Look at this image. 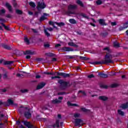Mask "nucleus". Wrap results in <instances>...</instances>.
Here are the masks:
<instances>
[{"label":"nucleus","mask_w":128,"mask_h":128,"mask_svg":"<svg viewBox=\"0 0 128 128\" xmlns=\"http://www.w3.org/2000/svg\"><path fill=\"white\" fill-rule=\"evenodd\" d=\"M104 50H107V52H109V54H110V48L108 47H106L105 48H104Z\"/></svg>","instance_id":"09e8293b"},{"label":"nucleus","mask_w":128,"mask_h":128,"mask_svg":"<svg viewBox=\"0 0 128 128\" xmlns=\"http://www.w3.org/2000/svg\"><path fill=\"white\" fill-rule=\"evenodd\" d=\"M57 76H62L63 78H70V74L64 73V72H57Z\"/></svg>","instance_id":"423d86ee"},{"label":"nucleus","mask_w":128,"mask_h":128,"mask_svg":"<svg viewBox=\"0 0 128 128\" xmlns=\"http://www.w3.org/2000/svg\"><path fill=\"white\" fill-rule=\"evenodd\" d=\"M67 104L68 106H78V105L76 104H72L70 102H67Z\"/></svg>","instance_id":"a878e982"},{"label":"nucleus","mask_w":128,"mask_h":128,"mask_svg":"<svg viewBox=\"0 0 128 128\" xmlns=\"http://www.w3.org/2000/svg\"><path fill=\"white\" fill-rule=\"evenodd\" d=\"M46 86V83L42 82L40 84H39L36 88L37 90H41V88H42Z\"/></svg>","instance_id":"ddd939ff"},{"label":"nucleus","mask_w":128,"mask_h":128,"mask_svg":"<svg viewBox=\"0 0 128 128\" xmlns=\"http://www.w3.org/2000/svg\"><path fill=\"white\" fill-rule=\"evenodd\" d=\"M58 83L60 84V88L62 90H66L68 88H70V86H72V84H70V81L66 82L62 80H59Z\"/></svg>","instance_id":"f03ea898"},{"label":"nucleus","mask_w":128,"mask_h":128,"mask_svg":"<svg viewBox=\"0 0 128 128\" xmlns=\"http://www.w3.org/2000/svg\"><path fill=\"white\" fill-rule=\"evenodd\" d=\"M66 94V92H58V96H62Z\"/></svg>","instance_id":"864d4df0"},{"label":"nucleus","mask_w":128,"mask_h":128,"mask_svg":"<svg viewBox=\"0 0 128 128\" xmlns=\"http://www.w3.org/2000/svg\"><path fill=\"white\" fill-rule=\"evenodd\" d=\"M14 64V61H6L4 62V64L5 66L8 64Z\"/></svg>","instance_id":"473e14b6"},{"label":"nucleus","mask_w":128,"mask_h":128,"mask_svg":"<svg viewBox=\"0 0 128 128\" xmlns=\"http://www.w3.org/2000/svg\"><path fill=\"white\" fill-rule=\"evenodd\" d=\"M38 6L40 8H41L42 10L44 8H46V4L42 2H38Z\"/></svg>","instance_id":"f8f14e48"},{"label":"nucleus","mask_w":128,"mask_h":128,"mask_svg":"<svg viewBox=\"0 0 128 128\" xmlns=\"http://www.w3.org/2000/svg\"><path fill=\"white\" fill-rule=\"evenodd\" d=\"M44 32L46 36H48V37L50 36V33L48 32V30H46V29L44 30Z\"/></svg>","instance_id":"58836bf2"},{"label":"nucleus","mask_w":128,"mask_h":128,"mask_svg":"<svg viewBox=\"0 0 128 128\" xmlns=\"http://www.w3.org/2000/svg\"><path fill=\"white\" fill-rule=\"evenodd\" d=\"M44 48H50V45L48 43H44Z\"/></svg>","instance_id":"ea45409f"},{"label":"nucleus","mask_w":128,"mask_h":128,"mask_svg":"<svg viewBox=\"0 0 128 128\" xmlns=\"http://www.w3.org/2000/svg\"><path fill=\"white\" fill-rule=\"evenodd\" d=\"M20 92L22 93V94H24L26 92H28V90H26V89H23V90H21Z\"/></svg>","instance_id":"de8ad7c7"},{"label":"nucleus","mask_w":128,"mask_h":128,"mask_svg":"<svg viewBox=\"0 0 128 128\" xmlns=\"http://www.w3.org/2000/svg\"><path fill=\"white\" fill-rule=\"evenodd\" d=\"M49 24H50V26H54V24H56V22H54L52 21H50L49 22Z\"/></svg>","instance_id":"c03bdc74"},{"label":"nucleus","mask_w":128,"mask_h":128,"mask_svg":"<svg viewBox=\"0 0 128 128\" xmlns=\"http://www.w3.org/2000/svg\"><path fill=\"white\" fill-rule=\"evenodd\" d=\"M120 108H123V110H126V108H128V102L125 103V104H122Z\"/></svg>","instance_id":"a211bd4d"},{"label":"nucleus","mask_w":128,"mask_h":128,"mask_svg":"<svg viewBox=\"0 0 128 128\" xmlns=\"http://www.w3.org/2000/svg\"><path fill=\"white\" fill-rule=\"evenodd\" d=\"M81 110H82V112H90V110H88V109H86V108H82Z\"/></svg>","instance_id":"a19ab883"},{"label":"nucleus","mask_w":128,"mask_h":128,"mask_svg":"<svg viewBox=\"0 0 128 128\" xmlns=\"http://www.w3.org/2000/svg\"><path fill=\"white\" fill-rule=\"evenodd\" d=\"M124 26L125 28H128V21L126 22H125L124 24Z\"/></svg>","instance_id":"3c124183"},{"label":"nucleus","mask_w":128,"mask_h":128,"mask_svg":"<svg viewBox=\"0 0 128 128\" xmlns=\"http://www.w3.org/2000/svg\"><path fill=\"white\" fill-rule=\"evenodd\" d=\"M16 13H17L18 14H22V12L20 10H16Z\"/></svg>","instance_id":"a18cd8bd"},{"label":"nucleus","mask_w":128,"mask_h":128,"mask_svg":"<svg viewBox=\"0 0 128 128\" xmlns=\"http://www.w3.org/2000/svg\"><path fill=\"white\" fill-rule=\"evenodd\" d=\"M0 24L4 26L5 30H10V27H8V26H6L4 23H0Z\"/></svg>","instance_id":"f704fd0d"},{"label":"nucleus","mask_w":128,"mask_h":128,"mask_svg":"<svg viewBox=\"0 0 128 128\" xmlns=\"http://www.w3.org/2000/svg\"><path fill=\"white\" fill-rule=\"evenodd\" d=\"M78 14L79 16H82L84 18H88V17L86 16V14L84 13H79Z\"/></svg>","instance_id":"5701e85b"},{"label":"nucleus","mask_w":128,"mask_h":128,"mask_svg":"<svg viewBox=\"0 0 128 128\" xmlns=\"http://www.w3.org/2000/svg\"><path fill=\"white\" fill-rule=\"evenodd\" d=\"M24 116L26 118H30V116H32V114H30V110L29 108H28L25 107V108H24Z\"/></svg>","instance_id":"20e7f679"},{"label":"nucleus","mask_w":128,"mask_h":128,"mask_svg":"<svg viewBox=\"0 0 128 128\" xmlns=\"http://www.w3.org/2000/svg\"><path fill=\"white\" fill-rule=\"evenodd\" d=\"M98 22L100 26H106V20H104V19H99Z\"/></svg>","instance_id":"2eb2a0df"},{"label":"nucleus","mask_w":128,"mask_h":128,"mask_svg":"<svg viewBox=\"0 0 128 128\" xmlns=\"http://www.w3.org/2000/svg\"><path fill=\"white\" fill-rule=\"evenodd\" d=\"M33 32H34V34H38V30L36 29H32Z\"/></svg>","instance_id":"5fc2aeb1"},{"label":"nucleus","mask_w":128,"mask_h":128,"mask_svg":"<svg viewBox=\"0 0 128 128\" xmlns=\"http://www.w3.org/2000/svg\"><path fill=\"white\" fill-rule=\"evenodd\" d=\"M2 104H4V106H8V102H2L0 101V106H2Z\"/></svg>","instance_id":"052dcab7"},{"label":"nucleus","mask_w":128,"mask_h":128,"mask_svg":"<svg viewBox=\"0 0 128 128\" xmlns=\"http://www.w3.org/2000/svg\"><path fill=\"white\" fill-rule=\"evenodd\" d=\"M18 110V112H20V114H22V112H24V108L22 107V106H20Z\"/></svg>","instance_id":"c9c22d12"},{"label":"nucleus","mask_w":128,"mask_h":128,"mask_svg":"<svg viewBox=\"0 0 128 128\" xmlns=\"http://www.w3.org/2000/svg\"><path fill=\"white\" fill-rule=\"evenodd\" d=\"M56 24L57 26H66V24H64V22H56Z\"/></svg>","instance_id":"c85d7f7f"},{"label":"nucleus","mask_w":128,"mask_h":128,"mask_svg":"<svg viewBox=\"0 0 128 128\" xmlns=\"http://www.w3.org/2000/svg\"><path fill=\"white\" fill-rule=\"evenodd\" d=\"M7 102H8L7 104L8 106H8L10 105H12V104L14 106H18V104H14V101L12 100V99H8Z\"/></svg>","instance_id":"9d476101"},{"label":"nucleus","mask_w":128,"mask_h":128,"mask_svg":"<svg viewBox=\"0 0 128 128\" xmlns=\"http://www.w3.org/2000/svg\"><path fill=\"white\" fill-rule=\"evenodd\" d=\"M118 86V84H114L111 85V88H116Z\"/></svg>","instance_id":"6e6d98bb"},{"label":"nucleus","mask_w":128,"mask_h":128,"mask_svg":"<svg viewBox=\"0 0 128 128\" xmlns=\"http://www.w3.org/2000/svg\"><path fill=\"white\" fill-rule=\"evenodd\" d=\"M8 88H6L2 90V92H8Z\"/></svg>","instance_id":"603ef678"},{"label":"nucleus","mask_w":128,"mask_h":128,"mask_svg":"<svg viewBox=\"0 0 128 128\" xmlns=\"http://www.w3.org/2000/svg\"><path fill=\"white\" fill-rule=\"evenodd\" d=\"M65 58H70V60H72V58H74V56H67V55H66L65 56Z\"/></svg>","instance_id":"79ce46f5"},{"label":"nucleus","mask_w":128,"mask_h":128,"mask_svg":"<svg viewBox=\"0 0 128 128\" xmlns=\"http://www.w3.org/2000/svg\"><path fill=\"white\" fill-rule=\"evenodd\" d=\"M46 56H50V58L54 57L56 56V54L52 52H47L46 53Z\"/></svg>","instance_id":"cd10ccee"},{"label":"nucleus","mask_w":128,"mask_h":128,"mask_svg":"<svg viewBox=\"0 0 128 128\" xmlns=\"http://www.w3.org/2000/svg\"><path fill=\"white\" fill-rule=\"evenodd\" d=\"M78 6L76 5L70 4L68 6V10L66 12V14L70 16V14H75L76 12L74 11H72L74 10H76Z\"/></svg>","instance_id":"7ed1b4c3"},{"label":"nucleus","mask_w":128,"mask_h":128,"mask_svg":"<svg viewBox=\"0 0 128 128\" xmlns=\"http://www.w3.org/2000/svg\"><path fill=\"white\" fill-rule=\"evenodd\" d=\"M8 72L6 71L4 74H3V78L4 80H6L8 78Z\"/></svg>","instance_id":"c756f323"},{"label":"nucleus","mask_w":128,"mask_h":128,"mask_svg":"<svg viewBox=\"0 0 128 128\" xmlns=\"http://www.w3.org/2000/svg\"><path fill=\"white\" fill-rule=\"evenodd\" d=\"M98 76H99L100 78H106L108 77V74L102 72L98 74Z\"/></svg>","instance_id":"dca6fc26"},{"label":"nucleus","mask_w":128,"mask_h":128,"mask_svg":"<svg viewBox=\"0 0 128 128\" xmlns=\"http://www.w3.org/2000/svg\"><path fill=\"white\" fill-rule=\"evenodd\" d=\"M24 126H26L28 128H32V124L30 122H27L26 120H23L22 121Z\"/></svg>","instance_id":"39448f33"},{"label":"nucleus","mask_w":128,"mask_h":128,"mask_svg":"<svg viewBox=\"0 0 128 128\" xmlns=\"http://www.w3.org/2000/svg\"><path fill=\"white\" fill-rule=\"evenodd\" d=\"M82 122V120L80 118L75 119L74 124L76 126H80V124Z\"/></svg>","instance_id":"6e6552de"},{"label":"nucleus","mask_w":128,"mask_h":128,"mask_svg":"<svg viewBox=\"0 0 128 128\" xmlns=\"http://www.w3.org/2000/svg\"><path fill=\"white\" fill-rule=\"evenodd\" d=\"M3 14H6V10L2 9L0 10V14L2 15Z\"/></svg>","instance_id":"8fccbe9b"},{"label":"nucleus","mask_w":128,"mask_h":128,"mask_svg":"<svg viewBox=\"0 0 128 128\" xmlns=\"http://www.w3.org/2000/svg\"><path fill=\"white\" fill-rule=\"evenodd\" d=\"M24 41L26 42V44H30V40L26 37L24 38Z\"/></svg>","instance_id":"4c0bfd02"},{"label":"nucleus","mask_w":128,"mask_h":128,"mask_svg":"<svg viewBox=\"0 0 128 128\" xmlns=\"http://www.w3.org/2000/svg\"><path fill=\"white\" fill-rule=\"evenodd\" d=\"M38 14H40V12H35L34 16H36V18H38Z\"/></svg>","instance_id":"680f3d73"},{"label":"nucleus","mask_w":128,"mask_h":128,"mask_svg":"<svg viewBox=\"0 0 128 128\" xmlns=\"http://www.w3.org/2000/svg\"><path fill=\"white\" fill-rule=\"evenodd\" d=\"M62 50H64V52H74V49L71 48L69 47H64L62 48Z\"/></svg>","instance_id":"4468645a"},{"label":"nucleus","mask_w":128,"mask_h":128,"mask_svg":"<svg viewBox=\"0 0 128 128\" xmlns=\"http://www.w3.org/2000/svg\"><path fill=\"white\" fill-rule=\"evenodd\" d=\"M36 120H39V122H46V119L45 118H40L39 116H38L36 118Z\"/></svg>","instance_id":"393cba45"},{"label":"nucleus","mask_w":128,"mask_h":128,"mask_svg":"<svg viewBox=\"0 0 128 128\" xmlns=\"http://www.w3.org/2000/svg\"><path fill=\"white\" fill-rule=\"evenodd\" d=\"M98 98L100 100H103L104 102H106V100H108V97L106 96H100L98 97Z\"/></svg>","instance_id":"aec40b11"},{"label":"nucleus","mask_w":128,"mask_h":128,"mask_svg":"<svg viewBox=\"0 0 128 128\" xmlns=\"http://www.w3.org/2000/svg\"><path fill=\"white\" fill-rule=\"evenodd\" d=\"M78 92H82V94H83V96H86V92L82 90H80Z\"/></svg>","instance_id":"e2e57ef3"},{"label":"nucleus","mask_w":128,"mask_h":128,"mask_svg":"<svg viewBox=\"0 0 128 128\" xmlns=\"http://www.w3.org/2000/svg\"><path fill=\"white\" fill-rule=\"evenodd\" d=\"M44 74H48V76H54V74L51 72H43Z\"/></svg>","instance_id":"2f4dec72"},{"label":"nucleus","mask_w":128,"mask_h":128,"mask_svg":"<svg viewBox=\"0 0 128 128\" xmlns=\"http://www.w3.org/2000/svg\"><path fill=\"white\" fill-rule=\"evenodd\" d=\"M48 16V14L46 13H44L43 16H42L39 20L40 22H42V20H46V17Z\"/></svg>","instance_id":"9b49d317"},{"label":"nucleus","mask_w":128,"mask_h":128,"mask_svg":"<svg viewBox=\"0 0 128 128\" xmlns=\"http://www.w3.org/2000/svg\"><path fill=\"white\" fill-rule=\"evenodd\" d=\"M96 4H98V6H100V4H102V0H98L96 2Z\"/></svg>","instance_id":"49530a36"},{"label":"nucleus","mask_w":128,"mask_h":128,"mask_svg":"<svg viewBox=\"0 0 128 128\" xmlns=\"http://www.w3.org/2000/svg\"><path fill=\"white\" fill-rule=\"evenodd\" d=\"M76 4L80 6H82V8H84V3H82V2L80 1V0H77L76 2Z\"/></svg>","instance_id":"b1692460"},{"label":"nucleus","mask_w":128,"mask_h":128,"mask_svg":"<svg viewBox=\"0 0 128 128\" xmlns=\"http://www.w3.org/2000/svg\"><path fill=\"white\" fill-rule=\"evenodd\" d=\"M4 124L3 123H0V128H4Z\"/></svg>","instance_id":"774afa93"},{"label":"nucleus","mask_w":128,"mask_h":128,"mask_svg":"<svg viewBox=\"0 0 128 128\" xmlns=\"http://www.w3.org/2000/svg\"><path fill=\"white\" fill-rule=\"evenodd\" d=\"M80 116L79 114H74V118H78L80 117Z\"/></svg>","instance_id":"69168bd1"},{"label":"nucleus","mask_w":128,"mask_h":128,"mask_svg":"<svg viewBox=\"0 0 128 128\" xmlns=\"http://www.w3.org/2000/svg\"><path fill=\"white\" fill-rule=\"evenodd\" d=\"M52 104H60L62 102V100H58V99L53 100L52 101Z\"/></svg>","instance_id":"412c9836"},{"label":"nucleus","mask_w":128,"mask_h":128,"mask_svg":"<svg viewBox=\"0 0 128 128\" xmlns=\"http://www.w3.org/2000/svg\"><path fill=\"white\" fill-rule=\"evenodd\" d=\"M1 46L2 48H5V50H12V48L10 46L6 44H1Z\"/></svg>","instance_id":"f3484780"},{"label":"nucleus","mask_w":128,"mask_h":128,"mask_svg":"<svg viewBox=\"0 0 128 128\" xmlns=\"http://www.w3.org/2000/svg\"><path fill=\"white\" fill-rule=\"evenodd\" d=\"M126 29V28L124 27V26H120L119 28L120 30H124Z\"/></svg>","instance_id":"338daca9"},{"label":"nucleus","mask_w":128,"mask_h":128,"mask_svg":"<svg viewBox=\"0 0 128 128\" xmlns=\"http://www.w3.org/2000/svg\"><path fill=\"white\" fill-rule=\"evenodd\" d=\"M24 54L25 55L32 54V50H28L25 52H24Z\"/></svg>","instance_id":"bb28decb"},{"label":"nucleus","mask_w":128,"mask_h":128,"mask_svg":"<svg viewBox=\"0 0 128 128\" xmlns=\"http://www.w3.org/2000/svg\"><path fill=\"white\" fill-rule=\"evenodd\" d=\"M100 88H108V86L102 84L100 86Z\"/></svg>","instance_id":"4d7b16f0"},{"label":"nucleus","mask_w":128,"mask_h":128,"mask_svg":"<svg viewBox=\"0 0 128 128\" xmlns=\"http://www.w3.org/2000/svg\"><path fill=\"white\" fill-rule=\"evenodd\" d=\"M113 44L115 48H120V44L116 41L114 42Z\"/></svg>","instance_id":"e433bc0d"},{"label":"nucleus","mask_w":128,"mask_h":128,"mask_svg":"<svg viewBox=\"0 0 128 128\" xmlns=\"http://www.w3.org/2000/svg\"><path fill=\"white\" fill-rule=\"evenodd\" d=\"M69 22L70 24H76V21L74 19H72V18L70 19Z\"/></svg>","instance_id":"7c9ffc66"},{"label":"nucleus","mask_w":128,"mask_h":128,"mask_svg":"<svg viewBox=\"0 0 128 128\" xmlns=\"http://www.w3.org/2000/svg\"><path fill=\"white\" fill-rule=\"evenodd\" d=\"M118 114H120V116H124V112L122 111V110H118Z\"/></svg>","instance_id":"72a5a7b5"},{"label":"nucleus","mask_w":128,"mask_h":128,"mask_svg":"<svg viewBox=\"0 0 128 128\" xmlns=\"http://www.w3.org/2000/svg\"><path fill=\"white\" fill-rule=\"evenodd\" d=\"M28 73L21 71L20 74H17L16 76H18V78H22V76H28Z\"/></svg>","instance_id":"0eeeda50"},{"label":"nucleus","mask_w":128,"mask_h":128,"mask_svg":"<svg viewBox=\"0 0 128 128\" xmlns=\"http://www.w3.org/2000/svg\"><path fill=\"white\" fill-rule=\"evenodd\" d=\"M36 60H37V62H42V60H44V58H36Z\"/></svg>","instance_id":"13d9d810"},{"label":"nucleus","mask_w":128,"mask_h":128,"mask_svg":"<svg viewBox=\"0 0 128 128\" xmlns=\"http://www.w3.org/2000/svg\"><path fill=\"white\" fill-rule=\"evenodd\" d=\"M80 60H88V58L84 57V56H78Z\"/></svg>","instance_id":"37998d69"},{"label":"nucleus","mask_w":128,"mask_h":128,"mask_svg":"<svg viewBox=\"0 0 128 128\" xmlns=\"http://www.w3.org/2000/svg\"><path fill=\"white\" fill-rule=\"evenodd\" d=\"M56 126L57 128H60V120H56V124L52 126L53 128H56Z\"/></svg>","instance_id":"6ab92c4d"},{"label":"nucleus","mask_w":128,"mask_h":128,"mask_svg":"<svg viewBox=\"0 0 128 128\" xmlns=\"http://www.w3.org/2000/svg\"><path fill=\"white\" fill-rule=\"evenodd\" d=\"M91 64H114L112 55L109 53H106L104 60L100 62H91Z\"/></svg>","instance_id":"f257e3e1"},{"label":"nucleus","mask_w":128,"mask_h":128,"mask_svg":"<svg viewBox=\"0 0 128 128\" xmlns=\"http://www.w3.org/2000/svg\"><path fill=\"white\" fill-rule=\"evenodd\" d=\"M88 78H94V76L93 74H91L88 75Z\"/></svg>","instance_id":"bf43d9fd"},{"label":"nucleus","mask_w":128,"mask_h":128,"mask_svg":"<svg viewBox=\"0 0 128 128\" xmlns=\"http://www.w3.org/2000/svg\"><path fill=\"white\" fill-rule=\"evenodd\" d=\"M6 6L7 8L8 11L12 14L14 12V10H12V5L10 4L8 2L6 4Z\"/></svg>","instance_id":"1a4fd4ad"},{"label":"nucleus","mask_w":128,"mask_h":128,"mask_svg":"<svg viewBox=\"0 0 128 128\" xmlns=\"http://www.w3.org/2000/svg\"><path fill=\"white\" fill-rule=\"evenodd\" d=\"M46 30H49L50 32H52V30H53V28H46Z\"/></svg>","instance_id":"0e129e2a"},{"label":"nucleus","mask_w":128,"mask_h":128,"mask_svg":"<svg viewBox=\"0 0 128 128\" xmlns=\"http://www.w3.org/2000/svg\"><path fill=\"white\" fill-rule=\"evenodd\" d=\"M68 46H74V48H78V46L76 44L74 43V42H68Z\"/></svg>","instance_id":"4be33fe9"}]
</instances>
